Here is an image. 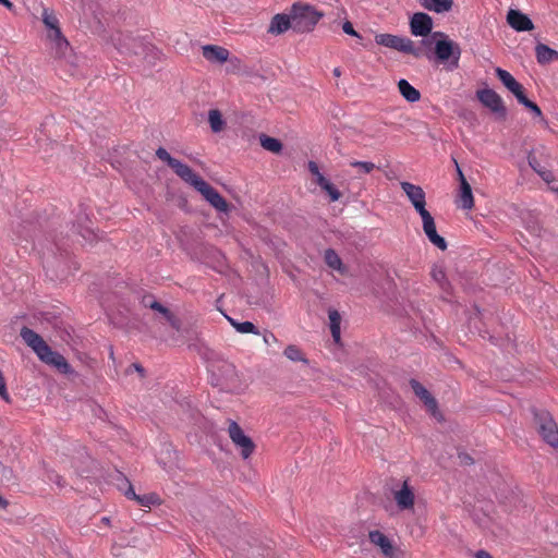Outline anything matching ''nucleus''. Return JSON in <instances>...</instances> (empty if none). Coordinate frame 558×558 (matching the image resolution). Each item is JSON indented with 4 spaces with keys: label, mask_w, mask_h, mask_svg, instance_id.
Wrapping results in <instances>:
<instances>
[{
    "label": "nucleus",
    "mask_w": 558,
    "mask_h": 558,
    "mask_svg": "<svg viewBox=\"0 0 558 558\" xmlns=\"http://www.w3.org/2000/svg\"><path fill=\"white\" fill-rule=\"evenodd\" d=\"M124 496L128 498V499H132V500H137V497L138 495L135 493L133 486L131 484H129V487L128 489L125 490L124 493Z\"/></svg>",
    "instance_id": "nucleus-43"
},
{
    "label": "nucleus",
    "mask_w": 558,
    "mask_h": 558,
    "mask_svg": "<svg viewBox=\"0 0 558 558\" xmlns=\"http://www.w3.org/2000/svg\"><path fill=\"white\" fill-rule=\"evenodd\" d=\"M143 544L137 535H134L132 539H129L126 542H122L119 546L120 547H141Z\"/></svg>",
    "instance_id": "nucleus-38"
},
{
    "label": "nucleus",
    "mask_w": 558,
    "mask_h": 558,
    "mask_svg": "<svg viewBox=\"0 0 558 558\" xmlns=\"http://www.w3.org/2000/svg\"><path fill=\"white\" fill-rule=\"evenodd\" d=\"M369 542L379 547L381 554L386 558H399L398 549L393 546L392 542L380 531L375 530L368 533Z\"/></svg>",
    "instance_id": "nucleus-16"
},
{
    "label": "nucleus",
    "mask_w": 558,
    "mask_h": 558,
    "mask_svg": "<svg viewBox=\"0 0 558 558\" xmlns=\"http://www.w3.org/2000/svg\"><path fill=\"white\" fill-rule=\"evenodd\" d=\"M308 170L316 178V183L329 195L331 202L340 199L341 193L323 173H320L318 165L315 161L308 162Z\"/></svg>",
    "instance_id": "nucleus-17"
},
{
    "label": "nucleus",
    "mask_w": 558,
    "mask_h": 558,
    "mask_svg": "<svg viewBox=\"0 0 558 558\" xmlns=\"http://www.w3.org/2000/svg\"><path fill=\"white\" fill-rule=\"evenodd\" d=\"M433 29V19L424 12H416L410 20V31L414 36L426 37Z\"/></svg>",
    "instance_id": "nucleus-15"
},
{
    "label": "nucleus",
    "mask_w": 558,
    "mask_h": 558,
    "mask_svg": "<svg viewBox=\"0 0 558 558\" xmlns=\"http://www.w3.org/2000/svg\"><path fill=\"white\" fill-rule=\"evenodd\" d=\"M290 28L293 29L290 12L288 14L278 13L272 16L267 32L271 35L278 36L286 33Z\"/></svg>",
    "instance_id": "nucleus-19"
},
{
    "label": "nucleus",
    "mask_w": 558,
    "mask_h": 558,
    "mask_svg": "<svg viewBox=\"0 0 558 558\" xmlns=\"http://www.w3.org/2000/svg\"><path fill=\"white\" fill-rule=\"evenodd\" d=\"M535 54L537 62L541 64H547L553 60H558V51L551 49L550 47L544 44L536 45Z\"/></svg>",
    "instance_id": "nucleus-24"
},
{
    "label": "nucleus",
    "mask_w": 558,
    "mask_h": 558,
    "mask_svg": "<svg viewBox=\"0 0 558 558\" xmlns=\"http://www.w3.org/2000/svg\"><path fill=\"white\" fill-rule=\"evenodd\" d=\"M47 37L52 43V41H57L58 39L63 38L64 36H63L62 32H61V28L57 27L54 29H49L48 34H47Z\"/></svg>",
    "instance_id": "nucleus-37"
},
{
    "label": "nucleus",
    "mask_w": 558,
    "mask_h": 558,
    "mask_svg": "<svg viewBox=\"0 0 558 558\" xmlns=\"http://www.w3.org/2000/svg\"><path fill=\"white\" fill-rule=\"evenodd\" d=\"M133 366L135 367V371H137L140 373L144 372L143 367L140 364H133Z\"/></svg>",
    "instance_id": "nucleus-52"
},
{
    "label": "nucleus",
    "mask_w": 558,
    "mask_h": 558,
    "mask_svg": "<svg viewBox=\"0 0 558 558\" xmlns=\"http://www.w3.org/2000/svg\"><path fill=\"white\" fill-rule=\"evenodd\" d=\"M9 502L8 500H5L1 495H0V508L1 509H7Z\"/></svg>",
    "instance_id": "nucleus-49"
},
{
    "label": "nucleus",
    "mask_w": 558,
    "mask_h": 558,
    "mask_svg": "<svg viewBox=\"0 0 558 558\" xmlns=\"http://www.w3.org/2000/svg\"><path fill=\"white\" fill-rule=\"evenodd\" d=\"M289 12L292 19L293 31L300 34L312 32L324 16L323 12L305 2L293 3Z\"/></svg>",
    "instance_id": "nucleus-3"
},
{
    "label": "nucleus",
    "mask_w": 558,
    "mask_h": 558,
    "mask_svg": "<svg viewBox=\"0 0 558 558\" xmlns=\"http://www.w3.org/2000/svg\"><path fill=\"white\" fill-rule=\"evenodd\" d=\"M156 156L160 160L167 162L179 178L197 190L214 208L223 213L228 210L229 206L227 201L211 185L197 175L187 165L171 157L163 147H159L156 150Z\"/></svg>",
    "instance_id": "nucleus-1"
},
{
    "label": "nucleus",
    "mask_w": 558,
    "mask_h": 558,
    "mask_svg": "<svg viewBox=\"0 0 558 558\" xmlns=\"http://www.w3.org/2000/svg\"><path fill=\"white\" fill-rule=\"evenodd\" d=\"M208 122L214 133H219L225 129L226 122L218 109H211L208 112Z\"/></svg>",
    "instance_id": "nucleus-26"
},
{
    "label": "nucleus",
    "mask_w": 558,
    "mask_h": 558,
    "mask_svg": "<svg viewBox=\"0 0 558 558\" xmlns=\"http://www.w3.org/2000/svg\"><path fill=\"white\" fill-rule=\"evenodd\" d=\"M149 307L154 311H157L159 313H161L165 317L170 313V311L165 307L161 303L157 302V301H154Z\"/></svg>",
    "instance_id": "nucleus-39"
},
{
    "label": "nucleus",
    "mask_w": 558,
    "mask_h": 558,
    "mask_svg": "<svg viewBox=\"0 0 558 558\" xmlns=\"http://www.w3.org/2000/svg\"><path fill=\"white\" fill-rule=\"evenodd\" d=\"M277 341H278V339L272 332H266L264 335V342L266 344H270L271 342H277Z\"/></svg>",
    "instance_id": "nucleus-44"
},
{
    "label": "nucleus",
    "mask_w": 558,
    "mask_h": 558,
    "mask_svg": "<svg viewBox=\"0 0 558 558\" xmlns=\"http://www.w3.org/2000/svg\"><path fill=\"white\" fill-rule=\"evenodd\" d=\"M113 46L124 57L145 54L151 47L131 34L117 33L111 37Z\"/></svg>",
    "instance_id": "nucleus-6"
},
{
    "label": "nucleus",
    "mask_w": 558,
    "mask_h": 558,
    "mask_svg": "<svg viewBox=\"0 0 558 558\" xmlns=\"http://www.w3.org/2000/svg\"><path fill=\"white\" fill-rule=\"evenodd\" d=\"M102 521H104L105 523H108V522H109V519H108V518H102Z\"/></svg>",
    "instance_id": "nucleus-53"
},
{
    "label": "nucleus",
    "mask_w": 558,
    "mask_h": 558,
    "mask_svg": "<svg viewBox=\"0 0 558 558\" xmlns=\"http://www.w3.org/2000/svg\"><path fill=\"white\" fill-rule=\"evenodd\" d=\"M0 397L5 402L10 401V395L7 389V383H5V379H4L1 371H0Z\"/></svg>",
    "instance_id": "nucleus-36"
},
{
    "label": "nucleus",
    "mask_w": 558,
    "mask_h": 558,
    "mask_svg": "<svg viewBox=\"0 0 558 558\" xmlns=\"http://www.w3.org/2000/svg\"><path fill=\"white\" fill-rule=\"evenodd\" d=\"M529 165L533 168L535 172H537L541 178L547 182L550 183L554 179V174L551 171L546 170L544 167H542L537 160V158L533 155L529 156Z\"/></svg>",
    "instance_id": "nucleus-30"
},
{
    "label": "nucleus",
    "mask_w": 558,
    "mask_h": 558,
    "mask_svg": "<svg viewBox=\"0 0 558 558\" xmlns=\"http://www.w3.org/2000/svg\"><path fill=\"white\" fill-rule=\"evenodd\" d=\"M460 458H461L462 462H464V463H473L472 458L468 454L460 456Z\"/></svg>",
    "instance_id": "nucleus-48"
},
{
    "label": "nucleus",
    "mask_w": 558,
    "mask_h": 558,
    "mask_svg": "<svg viewBox=\"0 0 558 558\" xmlns=\"http://www.w3.org/2000/svg\"><path fill=\"white\" fill-rule=\"evenodd\" d=\"M41 20L44 25L47 27V29H54L57 27H60L59 25V19L54 14V12L48 8L43 9L41 13Z\"/></svg>",
    "instance_id": "nucleus-31"
},
{
    "label": "nucleus",
    "mask_w": 558,
    "mask_h": 558,
    "mask_svg": "<svg viewBox=\"0 0 558 558\" xmlns=\"http://www.w3.org/2000/svg\"><path fill=\"white\" fill-rule=\"evenodd\" d=\"M410 386L413 389L416 397H418L430 412V414L437 420H441L442 415L438 410V403L430 392L416 379L410 380Z\"/></svg>",
    "instance_id": "nucleus-12"
},
{
    "label": "nucleus",
    "mask_w": 558,
    "mask_h": 558,
    "mask_svg": "<svg viewBox=\"0 0 558 558\" xmlns=\"http://www.w3.org/2000/svg\"><path fill=\"white\" fill-rule=\"evenodd\" d=\"M398 89L402 97L409 102H416L421 99V93L413 87L407 80L401 78L398 82Z\"/></svg>",
    "instance_id": "nucleus-23"
},
{
    "label": "nucleus",
    "mask_w": 558,
    "mask_h": 558,
    "mask_svg": "<svg viewBox=\"0 0 558 558\" xmlns=\"http://www.w3.org/2000/svg\"><path fill=\"white\" fill-rule=\"evenodd\" d=\"M423 221V230L430 243H433L436 247L441 251L447 248L446 240L437 233L436 225L433 216L429 211L422 213L420 215Z\"/></svg>",
    "instance_id": "nucleus-14"
},
{
    "label": "nucleus",
    "mask_w": 558,
    "mask_h": 558,
    "mask_svg": "<svg viewBox=\"0 0 558 558\" xmlns=\"http://www.w3.org/2000/svg\"><path fill=\"white\" fill-rule=\"evenodd\" d=\"M476 558H493L492 555L485 550H480L476 553Z\"/></svg>",
    "instance_id": "nucleus-45"
},
{
    "label": "nucleus",
    "mask_w": 558,
    "mask_h": 558,
    "mask_svg": "<svg viewBox=\"0 0 558 558\" xmlns=\"http://www.w3.org/2000/svg\"><path fill=\"white\" fill-rule=\"evenodd\" d=\"M203 57L210 62L223 63L229 58V51L220 46L207 45L203 47Z\"/></svg>",
    "instance_id": "nucleus-20"
},
{
    "label": "nucleus",
    "mask_w": 558,
    "mask_h": 558,
    "mask_svg": "<svg viewBox=\"0 0 558 558\" xmlns=\"http://www.w3.org/2000/svg\"><path fill=\"white\" fill-rule=\"evenodd\" d=\"M496 75L521 105L531 110L536 117H542L541 108L525 96L523 86L508 71L497 68Z\"/></svg>",
    "instance_id": "nucleus-5"
},
{
    "label": "nucleus",
    "mask_w": 558,
    "mask_h": 558,
    "mask_svg": "<svg viewBox=\"0 0 558 558\" xmlns=\"http://www.w3.org/2000/svg\"><path fill=\"white\" fill-rule=\"evenodd\" d=\"M433 36L442 38L437 40L435 45V54L437 59L442 62L451 59L452 66L458 68L462 52L459 44L448 39L441 32H435Z\"/></svg>",
    "instance_id": "nucleus-8"
},
{
    "label": "nucleus",
    "mask_w": 558,
    "mask_h": 558,
    "mask_svg": "<svg viewBox=\"0 0 558 558\" xmlns=\"http://www.w3.org/2000/svg\"><path fill=\"white\" fill-rule=\"evenodd\" d=\"M432 276L439 283L445 279V272L440 268H434Z\"/></svg>",
    "instance_id": "nucleus-42"
},
{
    "label": "nucleus",
    "mask_w": 558,
    "mask_h": 558,
    "mask_svg": "<svg viewBox=\"0 0 558 558\" xmlns=\"http://www.w3.org/2000/svg\"><path fill=\"white\" fill-rule=\"evenodd\" d=\"M457 204L459 207L470 210L474 207V197L471 185L466 180H463L460 184V189L457 196Z\"/></svg>",
    "instance_id": "nucleus-21"
},
{
    "label": "nucleus",
    "mask_w": 558,
    "mask_h": 558,
    "mask_svg": "<svg viewBox=\"0 0 558 558\" xmlns=\"http://www.w3.org/2000/svg\"><path fill=\"white\" fill-rule=\"evenodd\" d=\"M349 165L352 168L356 169V178H359V179L363 178V175H365V174L372 173L375 169H378V167L374 162H371V161L352 160L349 162Z\"/></svg>",
    "instance_id": "nucleus-27"
},
{
    "label": "nucleus",
    "mask_w": 558,
    "mask_h": 558,
    "mask_svg": "<svg viewBox=\"0 0 558 558\" xmlns=\"http://www.w3.org/2000/svg\"><path fill=\"white\" fill-rule=\"evenodd\" d=\"M0 4H3L9 10L13 9V3L10 0H0Z\"/></svg>",
    "instance_id": "nucleus-46"
},
{
    "label": "nucleus",
    "mask_w": 558,
    "mask_h": 558,
    "mask_svg": "<svg viewBox=\"0 0 558 558\" xmlns=\"http://www.w3.org/2000/svg\"><path fill=\"white\" fill-rule=\"evenodd\" d=\"M324 259L329 268L339 271L341 275H344L347 272V268L342 264L341 258L339 257V255L336 253L335 250H332V248L326 250Z\"/></svg>",
    "instance_id": "nucleus-25"
},
{
    "label": "nucleus",
    "mask_w": 558,
    "mask_h": 558,
    "mask_svg": "<svg viewBox=\"0 0 558 558\" xmlns=\"http://www.w3.org/2000/svg\"><path fill=\"white\" fill-rule=\"evenodd\" d=\"M235 330L240 333H254L259 335L258 329L256 326L251 322H243L240 323L238 326H235Z\"/></svg>",
    "instance_id": "nucleus-35"
},
{
    "label": "nucleus",
    "mask_w": 558,
    "mask_h": 558,
    "mask_svg": "<svg viewBox=\"0 0 558 558\" xmlns=\"http://www.w3.org/2000/svg\"><path fill=\"white\" fill-rule=\"evenodd\" d=\"M401 189L409 197L410 202L414 206V208L417 210L420 215L422 213L428 211L425 208L426 201H425V192L423 189L418 185H415L410 182H401Z\"/></svg>",
    "instance_id": "nucleus-13"
},
{
    "label": "nucleus",
    "mask_w": 558,
    "mask_h": 558,
    "mask_svg": "<svg viewBox=\"0 0 558 558\" xmlns=\"http://www.w3.org/2000/svg\"><path fill=\"white\" fill-rule=\"evenodd\" d=\"M227 319L229 320V323L231 324V326H233L235 328V326H238L240 323L236 322L235 319L227 316Z\"/></svg>",
    "instance_id": "nucleus-50"
},
{
    "label": "nucleus",
    "mask_w": 558,
    "mask_h": 558,
    "mask_svg": "<svg viewBox=\"0 0 558 558\" xmlns=\"http://www.w3.org/2000/svg\"><path fill=\"white\" fill-rule=\"evenodd\" d=\"M534 420L537 432L545 442L558 448V426L547 411H535Z\"/></svg>",
    "instance_id": "nucleus-7"
},
{
    "label": "nucleus",
    "mask_w": 558,
    "mask_h": 558,
    "mask_svg": "<svg viewBox=\"0 0 558 558\" xmlns=\"http://www.w3.org/2000/svg\"><path fill=\"white\" fill-rule=\"evenodd\" d=\"M259 142H260L262 147L268 151L279 154L282 149L281 142L275 137H270L268 135L262 134L259 136Z\"/></svg>",
    "instance_id": "nucleus-29"
},
{
    "label": "nucleus",
    "mask_w": 558,
    "mask_h": 558,
    "mask_svg": "<svg viewBox=\"0 0 558 558\" xmlns=\"http://www.w3.org/2000/svg\"><path fill=\"white\" fill-rule=\"evenodd\" d=\"M166 319L170 323V325L174 329H177V330L180 329V322L171 312L166 316Z\"/></svg>",
    "instance_id": "nucleus-41"
},
{
    "label": "nucleus",
    "mask_w": 558,
    "mask_h": 558,
    "mask_svg": "<svg viewBox=\"0 0 558 558\" xmlns=\"http://www.w3.org/2000/svg\"><path fill=\"white\" fill-rule=\"evenodd\" d=\"M283 354L290 361L307 363V360H306L305 355L303 354L302 350L294 344L288 345L284 349Z\"/></svg>",
    "instance_id": "nucleus-32"
},
{
    "label": "nucleus",
    "mask_w": 558,
    "mask_h": 558,
    "mask_svg": "<svg viewBox=\"0 0 558 558\" xmlns=\"http://www.w3.org/2000/svg\"><path fill=\"white\" fill-rule=\"evenodd\" d=\"M375 43L403 53L412 54L415 58H421L424 54L423 46H430L429 39L421 40V46H415L414 41L408 37H402L392 34H377Z\"/></svg>",
    "instance_id": "nucleus-4"
},
{
    "label": "nucleus",
    "mask_w": 558,
    "mask_h": 558,
    "mask_svg": "<svg viewBox=\"0 0 558 558\" xmlns=\"http://www.w3.org/2000/svg\"><path fill=\"white\" fill-rule=\"evenodd\" d=\"M457 172H458L460 184H462L463 180H466V179L459 166H457Z\"/></svg>",
    "instance_id": "nucleus-47"
},
{
    "label": "nucleus",
    "mask_w": 558,
    "mask_h": 558,
    "mask_svg": "<svg viewBox=\"0 0 558 558\" xmlns=\"http://www.w3.org/2000/svg\"><path fill=\"white\" fill-rule=\"evenodd\" d=\"M391 494L399 510H412L414 508L415 490L408 478L402 481L400 486L392 488Z\"/></svg>",
    "instance_id": "nucleus-10"
},
{
    "label": "nucleus",
    "mask_w": 558,
    "mask_h": 558,
    "mask_svg": "<svg viewBox=\"0 0 558 558\" xmlns=\"http://www.w3.org/2000/svg\"><path fill=\"white\" fill-rule=\"evenodd\" d=\"M508 24L517 32H527L534 28L531 19L519 10H509L507 14Z\"/></svg>",
    "instance_id": "nucleus-18"
},
{
    "label": "nucleus",
    "mask_w": 558,
    "mask_h": 558,
    "mask_svg": "<svg viewBox=\"0 0 558 558\" xmlns=\"http://www.w3.org/2000/svg\"><path fill=\"white\" fill-rule=\"evenodd\" d=\"M478 100L493 112L498 113L501 118H506L507 110L502 98L493 89L485 88L477 92Z\"/></svg>",
    "instance_id": "nucleus-11"
},
{
    "label": "nucleus",
    "mask_w": 558,
    "mask_h": 558,
    "mask_svg": "<svg viewBox=\"0 0 558 558\" xmlns=\"http://www.w3.org/2000/svg\"><path fill=\"white\" fill-rule=\"evenodd\" d=\"M21 338L36 353L38 359L47 365L56 367L62 374L72 372L71 365L65 357L53 351L40 335L28 327L21 329Z\"/></svg>",
    "instance_id": "nucleus-2"
},
{
    "label": "nucleus",
    "mask_w": 558,
    "mask_h": 558,
    "mask_svg": "<svg viewBox=\"0 0 558 558\" xmlns=\"http://www.w3.org/2000/svg\"><path fill=\"white\" fill-rule=\"evenodd\" d=\"M329 322H330V331L335 342L340 341V323L341 316L338 311L330 310L328 313Z\"/></svg>",
    "instance_id": "nucleus-28"
},
{
    "label": "nucleus",
    "mask_w": 558,
    "mask_h": 558,
    "mask_svg": "<svg viewBox=\"0 0 558 558\" xmlns=\"http://www.w3.org/2000/svg\"><path fill=\"white\" fill-rule=\"evenodd\" d=\"M52 50L56 58H62L65 56L66 51L70 48V44L65 37L58 39L57 41H52Z\"/></svg>",
    "instance_id": "nucleus-33"
},
{
    "label": "nucleus",
    "mask_w": 558,
    "mask_h": 558,
    "mask_svg": "<svg viewBox=\"0 0 558 558\" xmlns=\"http://www.w3.org/2000/svg\"><path fill=\"white\" fill-rule=\"evenodd\" d=\"M422 8L438 14L451 11L453 0H418Z\"/></svg>",
    "instance_id": "nucleus-22"
},
{
    "label": "nucleus",
    "mask_w": 558,
    "mask_h": 558,
    "mask_svg": "<svg viewBox=\"0 0 558 558\" xmlns=\"http://www.w3.org/2000/svg\"><path fill=\"white\" fill-rule=\"evenodd\" d=\"M136 502L146 508H150L154 505L160 504V498L157 494L150 493L145 495H138Z\"/></svg>",
    "instance_id": "nucleus-34"
},
{
    "label": "nucleus",
    "mask_w": 558,
    "mask_h": 558,
    "mask_svg": "<svg viewBox=\"0 0 558 558\" xmlns=\"http://www.w3.org/2000/svg\"><path fill=\"white\" fill-rule=\"evenodd\" d=\"M332 73L336 77H339L341 75V70L339 68H335Z\"/></svg>",
    "instance_id": "nucleus-51"
},
{
    "label": "nucleus",
    "mask_w": 558,
    "mask_h": 558,
    "mask_svg": "<svg viewBox=\"0 0 558 558\" xmlns=\"http://www.w3.org/2000/svg\"><path fill=\"white\" fill-rule=\"evenodd\" d=\"M229 437L232 442L241 449V456L243 459H247L252 456L255 449L253 440L246 436L241 426L231 421L228 427Z\"/></svg>",
    "instance_id": "nucleus-9"
},
{
    "label": "nucleus",
    "mask_w": 558,
    "mask_h": 558,
    "mask_svg": "<svg viewBox=\"0 0 558 558\" xmlns=\"http://www.w3.org/2000/svg\"><path fill=\"white\" fill-rule=\"evenodd\" d=\"M342 29L345 34L348 35H351V36H354V37H360L359 33L355 32L353 25L351 22L347 21L343 23L342 25Z\"/></svg>",
    "instance_id": "nucleus-40"
}]
</instances>
